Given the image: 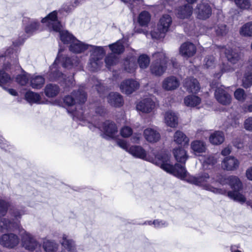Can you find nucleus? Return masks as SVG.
Returning <instances> with one entry per match:
<instances>
[{"instance_id":"nucleus-33","label":"nucleus","mask_w":252,"mask_h":252,"mask_svg":"<svg viewBox=\"0 0 252 252\" xmlns=\"http://www.w3.org/2000/svg\"><path fill=\"white\" fill-rule=\"evenodd\" d=\"M224 140V134L222 132L220 131L214 132L209 137L210 142L214 145L220 144L223 142Z\"/></svg>"},{"instance_id":"nucleus-45","label":"nucleus","mask_w":252,"mask_h":252,"mask_svg":"<svg viewBox=\"0 0 252 252\" xmlns=\"http://www.w3.org/2000/svg\"><path fill=\"white\" fill-rule=\"evenodd\" d=\"M200 160L202 161L203 166L206 169L210 168L208 166H212L217 161V158L211 155L202 157Z\"/></svg>"},{"instance_id":"nucleus-24","label":"nucleus","mask_w":252,"mask_h":252,"mask_svg":"<svg viewBox=\"0 0 252 252\" xmlns=\"http://www.w3.org/2000/svg\"><path fill=\"white\" fill-rule=\"evenodd\" d=\"M184 86L189 93H196L200 89L198 81L193 78H188L185 80Z\"/></svg>"},{"instance_id":"nucleus-18","label":"nucleus","mask_w":252,"mask_h":252,"mask_svg":"<svg viewBox=\"0 0 252 252\" xmlns=\"http://www.w3.org/2000/svg\"><path fill=\"white\" fill-rule=\"evenodd\" d=\"M90 44H86L76 38L68 46L69 50L74 53L79 54L84 52L89 48Z\"/></svg>"},{"instance_id":"nucleus-7","label":"nucleus","mask_w":252,"mask_h":252,"mask_svg":"<svg viewBox=\"0 0 252 252\" xmlns=\"http://www.w3.org/2000/svg\"><path fill=\"white\" fill-rule=\"evenodd\" d=\"M154 61L150 66V71L152 74L160 76L165 71L167 68V58L165 53L161 51L153 54Z\"/></svg>"},{"instance_id":"nucleus-21","label":"nucleus","mask_w":252,"mask_h":252,"mask_svg":"<svg viewBox=\"0 0 252 252\" xmlns=\"http://www.w3.org/2000/svg\"><path fill=\"white\" fill-rule=\"evenodd\" d=\"M164 123L171 127H175L178 123V116L174 111L168 110L164 114Z\"/></svg>"},{"instance_id":"nucleus-8","label":"nucleus","mask_w":252,"mask_h":252,"mask_svg":"<svg viewBox=\"0 0 252 252\" xmlns=\"http://www.w3.org/2000/svg\"><path fill=\"white\" fill-rule=\"evenodd\" d=\"M171 23V17L167 14L163 15L160 19L157 28L151 33L152 38L159 39L163 38L166 32L168 31Z\"/></svg>"},{"instance_id":"nucleus-56","label":"nucleus","mask_w":252,"mask_h":252,"mask_svg":"<svg viewBox=\"0 0 252 252\" xmlns=\"http://www.w3.org/2000/svg\"><path fill=\"white\" fill-rule=\"evenodd\" d=\"M244 127L247 130L252 131V117H249L245 120Z\"/></svg>"},{"instance_id":"nucleus-60","label":"nucleus","mask_w":252,"mask_h":252,"mask_svg":"<svg viewBox=\"0 0 252 252\" xmlns=\"http://www.w3.org/2000/svg\"><path fill=\"white\" fill-rule=\"evenodd\" d=\"M73 8L74 7H72V3H66L63 5L62 8L63 10V11L66 12H69L73 9Z\"/></svg>"},{"instance_id":"nucleus-3","label":"nucleus","mask_w":252,"mask_h":252,"mask_svg":"<svg viewBox=\"0 0 252 252\" xmlns=\"http://www.w3.org/2000/svg\"><path fill=\"white\" fill-rule=\"evenodd\" d=\"M172 171H166L174 176L183 180H186L188 182L199 187H208L211 183L209 175L207 173L199 174L196 176L188 175V173L185 166L179 163L174 166L172 165Z\"/></svg>"},{"instance_id":"nucleus-49","label":"nucleus","mask_w":252,"mask_h":252,"mask_svg":"<svg viewBox=\"0 0 252 252\" xmlns=\"http://www.w3.org/2000/svg\"><path fill=\"white\" fill-rule=\"evenodd\" d=\"M29 80H30V74L24 73L19 75L16 78L17 82L21 85H25L28 83Z\"/></svg>"},{"instance_id":"nucleus-63","label":"nucleus","mask_w":252,"mask_h":252,"mask_svg":"<svg viewBox=\"0 0 252 252\" xmlns=\"http://www.w3.org/2000/svg\"><path fill=\"white\" fill-rule=\"evenodd\" d=\"M246 176L248 179L252 181V166L247 169L246 171Z\"/></svg>"},{"instance_id":"nucleus-13","label":"nucleus","mask_w":252,"mask_h":252,"mask_svg":"<svg viewBox=\"0 0 252 252\" xmlns=\"http://www.w3.org/2000/svg\"><path fill=\"white\" fill-rule=\"evenodd\" d=\"M197 18L205 20L210 17L212 14V8L209 4L205 1H202L196 7Z\"/></svg>"},{"instance_id":"nucleus-42","label":"nucleus","mask_w":252,"mask_h":252,"mask_svg":"<svg viewBox=\"0 0 252 252\" xmlns=\"http://www.w3.org/2000/svg\"><path fill=\"white\" fill-rule=\"evenodd\" d=\"M150 63V57L146 54L140 55L137 59V63L141 69L147 68L149 66Z\"/></svg>"},{"instance_id":"nucleus-36","label":"nucleus","mask_w":252,"mask_h":252,"mask_svg":"<svg viewBox=\"0 0 252 252\" xmlns=\"http://www.w3.org/2000/svg\"><path fill=\"white\" fill-rule=\"evenodd\" d=\"M173 154L177 161L181 163H185L188 158L186 151L182 148L174 149Z\"/></svg>"},{"instance_id":"nucleus-17","label":"nucleus","mask_w":252,"mask_h":252,"mask_svg":"<svg viewBox=\"0 0 252 252\" xmlns=\"http://www.w3.org/2000/svg\"><path fill=\"white\" fill-rule=\"evenodd\" d=\"M228 29L226 26L223 24H219L214 27H208L206 33L217 36H223L226 34Z\"/></svg>"},{"instance_id":"nucleus-40","label":"nucleus","mask_w":252,"mask_h":252,"mask_svg":"<svg viewBox=\"0 0 252 252\" xmlns=\"http://www.w3.org/2000/svg\"><path fill=\"white\" fill-rule=\"evenodd\" d=\"M108 46L114 54H121L124 51V46L122 40H118L115 43L109 45Z\"/></svg>"},{"instance_id":"nucleus-47","label":"nucleus","mask_w":252,"mask_h":252,"mask_svg":"<svg viewBox=\"0 0 252 252\" xmlns=\"http://www.w3.org/2000/svg\"><path fill=\"white\" fill-rule=\"evenodd\" d=\"M233 1L239 8L242 10L249 9L251 6L250 0H233Z\"/></svg>"},{"instance_id":"nucleus-51","label":"nucleus","mask_w":252,"mask_h":252,"mask_svg":"<svg viewBox=\"0 0 252 252\" xmlns=\"http://www.w3.org/2000/svg\"><path fill=\"white\" fill-rule=\"evenodd\" d=\"M11 81V78L8 74L3 71H0V85L9 83Z\"/></svg>"},{"instance_id":"nucleus-52","label":"nucleus","mask_w":252,"mask_h":252,"mask_svg":"<svg viewBox=\"0 0 252 252\" xmlns=\"http://www.w3.org/2000/svg\"><path fill=\"white\" fill-rule=\"evenodd\" d=\"M132 128L128 126H124L120 130V134L123 137H128L132 134Z\"/></svg>"},{"instance_id":"nucleus-27","label":"nucleus","mask_w":252,"mask_h":252,"mask_svg":"<svg viewBox=\"0 0 252 252\" xmlns=\"http://www.w3.org/2000/svg\"><path fill=\"white\" fill-rule=\"evenodd\" d=\"M191 149L194 154L199 156L200 154L205 152L206 145L204 142L200 140H194L191 143Z\"/></svg>"},{"instance_id":"nucleus-34","label":"nucleus","mask_w":252,"mask_h":252,"mask_svg":"<svg viewBox=\"0 0 252 252\" xmlns=\"http://www.w3.org/2000/svg\"><path fill=\"white\" fill-rule=\"evenodd\" d=\"M43 248L46 252H57L59 245L54 241L45 239L43 242Z\"/></svg>"},{"instance_id":"nucleus-59","label":"nucleus","mask_w":252,"mask_h":252,"mask_svg":"<svg viewBox=\"0 0 252 252\" xmlns=\"http://www.w3.org/2000/svg\"><path fill=\"white\" fill-rule=\"evenodd\" d=\"M235 68L228 64H223L221 68L222 73L224 72H231L234 71Z\"/></svg>"},{"instance_id":"nucleus-20","label":"nucleus","mask_w":252,"mask_h":252,"mask_svg":"<svg viewBox=\"0 0 252 252\" xmlns=\"http://www.w3.org/2000/svg\"><path fill=\"white\" fill-rule=\"evenodd\" d=\"M192 6L188 4L179 7L176 10V15L181 19H188L192 15Z\"/></svg>"},{"instance_id":"nucleus-1","label":"nucleus","mask_w":252,"mask_h":252,"mask_svg":"<svg viewBox=\"0 0 252 252\" xmlns=\"http://www.w3.org/2000/svg\"><path fill=\"white\" fill-rule=\"evenodd\" d=\"M21 216V214L19 212H15L14 216L15 220L12 222L6 219H1L0 220V231H4V230L18 229L19 231V235L21 238L22 247L27 250L32 252L39 246V244L33 235L21 227L18 220Z\"/></svg>"},{"instance_id":"nucleus-4","label":"nucleus","mask_w":252,"mask_h":252,"mask_svg":"<svg viewBox=\"0 0 252 252\" xmlns=\"http://www.w3.org/2000/svg\"><path fill=\"white\" fill-rule=\"evenodd\" d=\"M61 60L59 55L55 61L54 63L50 66L49 75L51 80H58L62 81L63 80L65 85L68 87L72 86L74 84V80L72 77L66 79L64 78V75L59 70V63ZM78 64V60L75 57H63L62 59V66L65 68L70 69L74 66H77Z\"/></svg>"},{"instance_id":"nucleus-11","label":"nucleus","mask_w":252,"mask_h":252,"mask_svg":"<svg viewBox=\"0 0 252 252\" xmlns=\"http://www.w3.org/2000/svg\"><path fill=\"white\" fill-rule=\"evenodd\" d=\"M19 243V237L13 233L4 234L0 238V245L5 248L13 249L16 247Z\"/></svg>"},{"instance_id":"nucleus-61","label":"nucleus","mask_w":252,"mask_h":252,"mask_svg":"<svg viewBox=\"0 0 252 252\" xmlns=\"http://www.w3.org/2000/svg\"><path fill=\"white\" fill-rule=\"evenodd\" d=\"M142 0H129V4H130L129 8L132 10L133 7L135 6V4H140L142 3Z\"/></svg>"},{"instance_id":"nucleus-57","label":"nucleus","mask_w":252,"mask_h":252,"mask_svg":"<svg viewBox=\"0 0 252 252\" xmlns=\"http://www.w3.org/2000/svg\"><path fill=\"white\" fill-rule=\"evenodd\" d=\"M197 137L198 138H207L209 136H210V133L207 130H198L196 133Z\"/></svg>"},{"instance_id":"nucleus-50","label":"nucleus","mask_w":252,"mask_h":252,"mask_svg":"<svg viewBox=\"0 0 252 252\" xmlns=\"http://www.w3.org/2000/svg\"><path fill=\"white\" fill-rule=\"evenodd\" d=\"M215 64V59L213 56H208L204 60V66L207 68H211Z\"/></svg>"},{"instance_id":"nucleus-2","label":"nucleus","mask_w":252,"mask_h":252,"mask_svg":"<svg viewBox=\"0 0 252 252\" xmlns=\"http://www.w3.org/2000/svg\"><path fill=\"white\" fill-rule=\"evenodd\" d=\"M128 153L134 157L144 159L159 166L166 172L172 171V165L169 163V157L166 153H161L156 154L153 152L155 157H150L147 156L145 151L139 146H130Z\"/></svg>"},{"instance_id":"nucleus-31","label":"nucleus","mask_w":252,"mask_h":252,"mask_svg":"<svg viewBox=\"0 0 252 252\" xmlns=\"http://www.w3.org/2000/svg\"><path fill=\"white\" fill-rule=\"evenodd\" d=\"M240 190H229L227 192V196L231 199L241 203L245 202V196L240 192Z\"/></svg>"},{"instance_id":"nucleus-54","label":"nucleus","mask_w":252,"mask_h":252,"mask_svg":"<svg viewBox=\"0 0 252 252\" xmlns=\"http://www.w3.org/2000/svg\"><path fill=\"white\" fill-rule=\"evenodd\" d=\"M235 98L239 101H244L246 97V94L243 89L239 88L234 92Z\"/></svg>"},{"instance_id":"nucleus-25","label":"nucleus","mask_w":252,"mask_h":252,"mask_svg":"<svg viewBox=\"0 0 252 252\" xmlns=\"http://www.w3.org/2000/svg\"><path fill=\"white\" fill-rule=\"evenodd\" d=\"M221 51L224 52L228 61L232 64H236L240 59L239 54L233 51L229 48H226L223 47L221 49Z\"/></svg>"},{"instance_id":"nucleus-48","label":"nucleus","mask_w":252,"mask_h":252,"mask_svg":"<svg viewBox=\"0 0 252 252\" xmlns=\"http://www.w3.org/2000/svg\"><path fill=\"white\" fill-rule=\"evenodd\" d=\"M105 62L107 67H109L118 63V58L115 54L112 53L106 56Z\"/></svg>"},{"instance_id":"nucleus-5","label":"nucleus","mask_w":252,"mask_h":252,"mask_svg":"<svg viewBox=\"0 0 252 252\" xmlns=\"http://www.w3.org/2000/svg\"><path fill=\"white\" fill-rule=\"evenodd\" d=\"M42 23L47 26L50 31L59 32L62 42L68 45L76 38L68 31L62 30V25L57 18V12L54 11L49 13L46 17L42 19Z\"/></svg>"},{"instance_id":"nucleus-19","label":"nucleus","mask_w":252,"mask_h":252,"mask_svg":"<svg viewBox=\"0 0 252 252\" xmlns=\"http://www.w3.org/2000/svg\"><path fill=\"white\" fill-rule=\"evenodd\" d=\"M143 135L145 139L150 143L157 142L160 138V134L156 128H146L144 130Z\"/></svg>"},{"instance_id":"nucleus-35","label":"nucleus","mask_w":252,"mask_h":252,"mask_svg":"<svg viewBox=\"0 0 252 252\" xmlns=\"http://www.w3.org/2000/svg\"><path fill=\"white\" fill-rule=\"evenodd\" d=\"M227 183L232 189H242L243 188L241 181L235 176H231L228 177Z\"/></svg>"},{"instance_id":"nucleus-62","label":"nucleus","mask_w":252,"mask_h":252,"mask_svg":"<svg viewBox=\"0 0 252 252\" xmlns=\"http://www.w3.org/2000/svg\"><path fill=\"white\" fill-rule=\"evenodd\" d=\"M67 110L68 112V113L72 114L74 116L76 117L80 120H84V117L82 115L79 116V114L76 111H74V110L70 109L69 108H67Z\"/></svg>"},{"instance_id":"nucleus-15","label":"nucleus","mask_w":252,"mask_h":252,"mask_svg":"<svg viewBox=\"0 0 252 252\" xmlns=\"http://www.w3.org/2000/svg\"><path fill=\"white\" fill-rule=\"evenodd\" d=\"M215 96L217 101L222 105H227L231 103V96L224 89V87L217 88L215 91Z\"/></svg>"},{"instance_id":"nucleus-16","label":"nucleus","mask_w":252,"mask_h":252,"mask_svg":"<svg viewBox=\"0 0 252 252\" xmlns=\"http://www.w3.org/2000/svg\"><path fill=\"white\" fill-rule=\"evenodd\" d=\"M180 86L179 80L175 76H171L165 78L162 82V88L167 91L177 89Z\"/></svg>"},{"instance_id":"nucleus-44","label":"nucleus","mask_w":252,"mask_h":252,"mask_svg":"<svg viewBox=\"0 0 252 252\" xmlns=\"http://www.w3.org/2000/svg\"><path fill=\"white\" fill-rule=\"evenodd\" d=\"M242 86L248 88L252 86V69L246 71L242 79Z\"/></svg>"},{"instance_id":"nucleus-53","label":"nucleus","mask_w":252,"mask_h":252,"mask_svg":"<svg viewBox=\"0 0 252 252\" xmlns=\"http://www.w3.org/2000/svg\"><path fill=\"white\" fill-rule=\"evenodd\" d=\"M153 225L156 228H161L167 227L168 223L164 220L157 219L153 221Z\"/></svg>"},{"instance_id":"nucleus-6","label":"nucleus","mask_w":252,"mask_h":252,"mask_svg":"<svg viewBox=\"0 0 252 252\" xmlns=\"http://www.w3.org/2000/svg\"><path fill=\"white\" fill-rule=\"evenodd\" d=\"M106 46H98L90 45L89 51L90 56L88 67L92 71L97 70L101 66L102 60L105 55L106 52L104 48Z\"/></svg>"},{"instance_id":"nucleus-46","label":"nucleus","mask_w":252,"mask_h":252,"mask_svg":"<svg viewBox=\"0 0 252 252\" xmlns=\"http://www.w3.org/2000/svg\"><path fill=\"white\" fill-rule=\"evenodd\" d=\"M151 19V15L147 11H144L139 15L138 22L141 26H146Z\"/></svg>"},{"instance_id":"nucleus-10","label":"nucleus","mask_w":252,"mask_h":252,"mask_svg":"<svg viewBox=\"0 0 252 252\" xmlns=\"http://www.w3.org/2000/svg\"><path fill=\"white\" fill-rule=\"evenodd\" d=\"M99 128L103 132V137L106 139L114 138L118 133L116 124L110 121L104 122Z\"/></svg>"},{"instance_id":"nucleus-9","label":"nucleus","mask_w":252,"mask_h":252,"mask_svg":"<svg viewBox=\"0 0 252 252\" xmlns=\"http://www.w3.org/2000/svg\"><path fill=\"white\" fill-rule=\"evenodd\" d=\"M87 99L86 93L83 87H80L78 92L74 91L70 95L65 96L63 98V102L67 106L72 107L77 103H84Z\"/></svg>"},{"instance_id":"nucleus-32","label":"nucleus","mask_w":252,"mask_h":252,"mask_svg":"<svg viewBox=\"0 0 252 252\" xmlns=\"http://www.w3.org/2000/svg\"><path fill=\"white\" fill-rule=\"evenodd\" d=\"M25 97L30 103L40 104L42 102L40 94L32 91H28L25 95Z\"/></svg>"},{"instance_id":"nucleus-26","label":"nucleus","mask_w":252,"mask_h":252,"mask_svg":"<svg viewBox=\"0 0 252 252\" xmlns=\"http://www.w3.org/2000/svg\"><path fill=\"white\" fill-rule=\"evenodd\" d=\"M108 103L115 107H120L123 105L124 101L122 96L118 93H111L107 96Z\"/></svg>"},{"instance_id":"nucleus-30","label":"nucleus","mask_w":252,"mask_h":252,"mask_svg":"<svg viewBox=\"0 0 252 252\" xmlns=\"http://www.w3.org/2000/svg\"><path fill=\"white\" fill-rule=\"evenodd\" d=\"M45 83L44 78L39 75H30V86L35 89H39L41 88Z\"/></svg>"},{"instance_id":"nucleus-55","label":"nucleus","mask_w":252,"mask_h":252,"mask_svg":"<svg viewBox=\"0 0 252 252\" xmlns=\"http://www.w3.org/2000/svg\"><path fill=\"white\" fill-rule=\"evenodd\" d=\"M9 206L8 202L0 199V216H3L5 214Z\"/></svg>"},{"instance_id":"nucleus-12","label":"nucleus","mask_w":252,"mask_h":252,"mask_svg":"<svg viewBox=\"0 0 252 252\" xmlns=\"http://www.w3.org/2000/svg\"><path fill=\"white\" fill-rule=\"evenodd\" d=\"M156 108V103L151 98H146L139 101L136 109L142 113L148 114L153 112Z\"/></svg>"},{"instance_id":"nucleus-58","label":"nucleus","mask_w":252,"mask_h":252,"mask_svg":"<svg viewBox=\"0 0 252 252\" xmlns=\"http://www.w3.org/2000/svg\"><path fill=\"white\" fill-rule=\"evenodd\" d=\"M117 144L120 147L128 152L130 147L127 145L126 141L124 140H120L117 141Z\"/></svg>"},{"instance_id":"nucleus-37","label":"nucleus","mask_w":252,"mask_h":252,"mask_svg":"<svg viewBox=\"0 0 252 252\" xmlns=\"http://www.w3.org/2000/svg\"><path fill=\"white\" fill-rule=\"evenodd\" d=\"M174 141L178 144H188L189 138L181 131H177L174 135Z\"/></svg>"},{"instance_id":"nucleus-64","label":"nucleus","mask_w":252,"mask_h":252,"mask_svg":"<svg viewBox=\"0 0 252 252\" xmlns=\"http://www.w3.org/2000/svg\"><path fill=\"white\" fill-rule=\"evenodd\" d=\"M231 149L230 147L227 146L222 150L221 154L223 156H227L228 155L231 153Z\"/></svg>"},{"instance_id":"nucleus-14","label":"nucleus","mask_w":252,"mask_h":252,"mask_svg":"<svg viewBox=\"0 0 252 252\" xmlns=\"http://www.w3.org/2000/svg\"><path fill=\"white\" fill-rule=\"evenodd\" d=\"M120 87L122 92L130 94L138 89L139 84L133 79H126L121 83Z\"/></svg>"},{"instance_id":"nucleus-41","label":"nucleus","mask_w":252,"mask_h":252,"mask_svg":"<svg viewBox=\"0 0 252 252\" xmlns=\"http://www.w3.org/2000/svg\"><path fill=\"white\" fill-rule=\"evenodd\" d=\"M59 92V89L58 86L56 85H47L45 89V93L48 97H54L58 94Z\"/></svg>"},{"instance_id":"nucleus-28","label":"nucleus","mask_w":252,"mask_h":252,"mask_svg":"<svg viewBox=\"0 0 252 252\" xmlns=\"http://www.w3.org/2000/svg\"><path fill=\"white\" fill-rule=\"evenodd\" d=\"M61 243L62 245L68 252H76V248L74 241L68 239L66 235H63L62 240Z\"/></svg>"},{"instance_id":"nucleus-38","label":"nucleus","mask_w":252,"mask_h":252,"mask_svg":"<svg viewBox=\"0 0 252 252\" xmlns=\"http://www.w3.org/2000/svg\"><path fill=\"white\" fill-rule=\"evenodd\" d=\"M240 34L244 37H252V22L244 24L240 29Z\"/></svg>"},{"instance_id":"nucleus-39","label":"nucleus","mask_w":252,"mask_h":252,"mask_svg":"<svg viewBox=\"0 0 252 252\" xmlns=\"http://www.w3.org/2000/svg\"><path fill=\"white\" fill-rule=\"evenodd\" d=\"M184 102L188 106L195 107L200 103L201 99L197 96L190 95L185 98Z\"/></svg>"},{"instance_id":"nucleus-43","label":"nucleus","mask_w":252,"mask_h":252,"mask_svg":"<svg viewBox=\"0 0 252 252\" xmlns=\"http://www.w3.org/2000/svg\"><path fill=\"white\" fill-rule=\"evenodd\" d=\"M125 69L128 72H133L137 68V64L133 58L127 59L124 62Z\"/></svg>"},{"instance_id":"nucleus-22","label":"nucleus","mask_w":252,"mask_h":252,"mask_svg":"<svg viewBox=\"0 0 252 252\" xmlns=\"http://www.w3.org/2000/svg\"><path fill=\"white\" fill-rule=\"evenodd\" d=\"M239 162L238 159L233 157L225 158L222 162V168L227 171L236 170L239 166Z\"/></svg>"},{"instance_id":"nucleus-23","label":"nucleus","mask_w":252,"mask_h":252,"mask_svg":"<svg viewBox=\"0 0 252 252\" xmlns=\"http://www.w3.org/2000/svg\"><path fill=\"white\" fill-rule=\"evenodd\" d=\"M196 53V47L191 42H187L182 44L180 48V53L183 56L190 57Z\"/></svg>"},{"instance_id":"nucleus-29","label":"nucleus","mask_w":252,"mask_h":252,"mask_svg":"<svg viewBox=\"0 0 252 252\" xmlns=\"http://www.w3.org/2000/svg\"><path fill=\"white\" fill-rule=\"evenodd\" d=\"M40 30V23L36 19H32L30 20L28 24L25 27V32L29 35H31L36 32Z\"/></svg>"}]
</instances>
